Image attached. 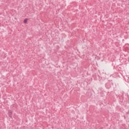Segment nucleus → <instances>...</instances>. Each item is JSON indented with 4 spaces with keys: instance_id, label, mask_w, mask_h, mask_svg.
Returning a JSON list of instances; mask_svg holds the SVG:
<instances>
[{
    "instance_id": "1",
    "label": "nucleus",
    "mask_w": 129,
    "mask_h": 129,
    "mask_svg": "<svg viewBox=\"0 0 129 129\" xmlns=\"http://www.w3.org/2000/svg\"><path fill=\"white\" fill-rule=\"evenodd\" d=\"M28 20H29V19L26 18V19H25L24 20L23 23H24V24H27V23H28Z\"/></svg>"
},
{
    "instance_id": "2",
    "label": "nucleus",
    "mask_w": 129,
    "mask_h": 129,
    "mask_svg": "<svg viewBox=\"0 0 129 129\" xmlns=\"http://www.w3.org/2000/svg\"><path fill=\"white\" fill-rule=\"evenodd\" d=\"M9 112H10V113H12V111H9Z\"/></svg>"
}]
</instances>
